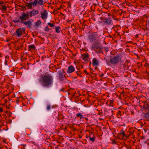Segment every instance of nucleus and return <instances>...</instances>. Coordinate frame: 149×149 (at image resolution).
Returning <instances> with one entry per match:
<instances>
[{
  "mask_svg": "<svg viewBox=\"0 0 149 149\" xmlns=\"http://www.w3.org/2000/svg\"><path fill=\"white\" fill-rule=\"evenodd\" d=\"M41 83L44 87H48L53 83V78L49 74H45L41 78Z\"/></svg>",
  "mask_w": 149,
  "mask_h": 149,
  "instance_id": "1",
  "label": "nucleus"
},
{
  "mask_svg": "<svg viewBox=\"0 0 149 149\" xmlns=\"http://www.w3.org/2000/svg\"><path fill=\"white\" fill-rule=\"evenodd\" d=\"M122 58L121 54L117 55L114 57L111 58L110 60V63L112 64L115 65L121 61Z\"/></svg>",
  "mask_w": 149,
  "mask_h": 149,
  "instance_id": "2",
  "label": "nucleus"
},
{
  "mask_svg": "<svg viewBox=\"0 0 149 149\" xmlns=\"http://www.w3.org/2000/svg\"><path fill=\"white\" fill-rule=\"evenodd\" d=\"M98 35L97 32L91 33H89L88 35V39L91 42H93L96 40L97 37L98 36Z\"/></svg>",
  "mask_w": 149,
  "mask_h": 149,
  "instance_id": "3",
  "label": "nucleus"
},
{
  "mask_svg": "<svg viewBox=\"0 0 149 149\" xmlns=\"http://www.w3.org/2000/svg\"><path fill=\"white\" fill-rule=\"evenodd\" d=\"M91 49L95 52H97L96 49H102V47L100 43L98 41L94 42L91 46Z\"/></svg>",
  "mask_w": 149,
  "mask_h": 149,
  "instance_id": "4",
  "label": "nucleus"
},
{
  "mask_svg": "<svg viewBox=\"0 0 149 149\" xmlns=\"http://www.w3.org/2000/svg\"><path fill=\"white\" fill-rule=\"evenodd\" d=\"M140 104V107H143V109H145L146 111L148 110L149 111V104L148 102L147 101L142 102Z\"/></svg>",
  "mask_w": 149,
  "mask_h": 149,
  "instance_id": "5",
  "label": "nucleus"
},
{
  "mask_svg": "<svg viewBox=\"0 0 149 149\" xmlns=\"http://www.w3.org/2000/svg\"><path fill=\"white\" fill-rule=\"evenodd\" d=\"M27 14L23 13L21 16H20L19 19L21 21L23 22L24 20H26L29 19L30 16L29 12H27Z\"/></svg>",
  "mask_w": 149,
  "mask_h": 149,
  "instance_id": "6",
  "label": "nucleus"
},
{
  "mask_svg": "<svg viewBox=\"0 0 149 149\" xmlns=\"http://www.w3.org/2000/svg\"><path fill=\"white\" fill-rule=\"evenodd\" d=\"M37 2V1H36ZM25 5L28 8V9H31L32 8V5L34 6H36V1L33 2L32 1H30L29 3L26 2L25 3Z\"/></svg>",
  "mask_w": 149,
  "mask_h": 149,
  "instance_id": "7",
  "label": "nucleus"
},
{
  "mask_svg": "<svg viewBox=\"0 0 149 149\" xmlns=\"http://www.w3.org/2000/svg\"><path fill=\"white\" fill-rule=\"evenodd\" d=\"M25 31V29L24 28H17L15 32L17 36L18 37H21L23 34V32L24 33Z\"/></svg>",
  "mask_w": 149,
  "mask_h": 149,
  "instance_id": "8",
  "label": "nucleus"
},
{
  "mask_svg": "<svg viewBox=\"0 0 149 149\" xmlns=\"http://www.w3.org/2000/svg\"><path fill=\"white\" fill-rule=\"evenodd\" d=\"M40 14L41 15V17L42 19H45L47 17V10L45 9L43 10V12H41Z\"/></svg>",
  "mask_w": 149,
  "mask_h": 149,
  "instance_id": "9",
  "label": "nucleus"
},
{
  "mask_svg": "<svg viewBox=\"0 0 149 149\" xmlns=\"http://www.w3.org/2000/svg\"><path fill=\"white\" fill-rule=\"evenodd\" d=\"M105 20L104 22L107 25H112L113 24L112 20L110 17H108L107 18H105Z\"/></svg>",
  "mask_w": 149,
  "mask_h": 149,
  "instance_id": "10",
  "label": "nucleus"
},
{
  "mask_svg": "<svg viewBox=\"0 0 149 149\" xmlns=\"http://www.w3.org/2000/svg\"><path fill=\"white\" fill-rule=\"evenodd\" d=\"M21 23L25 24L27 27H31L32 25V22L30 20H28L27 21L21 22Z\"/></svg>",
  "mask_w": 149,
  "mask_h": 149,
  "instance_id": "11",
  "label": "nucleus"
},
{
  "mask_svg": "<svg viewBox=\"0 0 149 149\" xmlns=\"http://www.w3.org/2000/svg\"><path fill=\"white\" fill-rule=\"evenodd\" d=\"M39 13V11L38 10H33L31 11L29 13L30 16L31 17L32 16L37 15Z\"/></svg>",
  "mask_w": 149,
  "mask_h": 149,
  "instance_id": "12",
  "label": "nucleus"
},
{
  "mask_svg": "<svg viewBox=\"0 0 149 149\" xmlns=\"http://www.w3.org/2000/svg\"><path fill=\"white\" fill-rule=\"evenodd\" d=\"M75 71V68L72 65H71L69 66L67 71L68 73H72Z\"/></svg>",
  "mask_w": 149,
  "mask_h": 149,
  "instance_id": "13",
  "label": "nucleus"
},
{
  "mask_svg": "<svg viewBox=\"0 0 149 149\" xmlns=\"http://www.w3.org/2000/svg\"><path fill=\"white\" fill-rule=\"evenodd\" d=\"M57 74L58 75V76L59 80L60 81H62L63 80V73L61 71H58Z\"/></svg>",
  "mask_w": 149,
  "mask_h": 149,
  "instance_id": "14",
  "label": "nucleus"
},
{
  "mask_svg": "<svg viewBox=\"0 0 149 149\" xmlns=\"http://www.w3.org/2000/svg\"><path fill=\"white\" fill-rule=\"evenodd\" d=\"M92 65L93 66H97L99 65V61L95 58L93 59Z\"/></svg>",
  "mask_w": 149,
  "mask_h": 149,
  "instance_id": "15",
  "label": "nucleus"
},
{
  "mask_svg": "<svg viewBox=\"0 0 149 149\" xmlns=\"http://www.w3.org/2000/svg\"><path fill=\"white\" fill-rule=\"evenodd\" d=\"M19 17L20 16H19V15H18L17 17H15V19H13L12 20V21L15 23H18V22H20L21 23V20H20V19H19Z\"/></svg>",
  "mask_w": 149,
  "mask_h": 149,
  "instance_id": "16",
  "label": "nucleus"
},
{
  "mask_svg": "<svg viewBox=\"0 0 149 149\" xmlns=\"http://www.w3.org/2000/svg\"><path fill=\"white\" fill-rule=\"evenodd\" d=\"M36 5L37 4H38L40 6H42L44 4V1L43 0H35L34 1H36Z\"/></svg>",
  "mask_w": 149,
  "mask_h": 149,
  "instance_id": "17",
  "label": "nucleus"
},
{
  "mask_svg": "<svg viewBox=\"0 0 149 149\" xmlns=\"http://www.w3.org/2000/svg\"><path fill=\"white\" fill-rule=\"evenodd\" d=\"M29 50L30 51L31 49L34 50L36 49L35 45H30L28 46Z\"/></svg>",
  "mask_w": 149,
  "mask_h": 149,
  "instance_id": "18",
  "label": "nucleus"
},
{
  "mask_svg": "<svg viewBox=\"0 0 149 149\" xmlns=\"http://www.w3.org/2000/svg\"><path fill=\"white\" fill-rule=\"evenodd\" d=\"M88 54H84L82 56V59L84 61H86L88 60Z\"/></svg>",
  "mask_w": 149,
  "mask_h": 149,
  "instance_id": "19",
  "label": "nucleus"
},
{
  "mask_svg": "<svg viewBox=\"0 0 149 149\" xmlns=\"http://www.w3.org/2000/svg\"><path fill=\"white\" fill-rule=\"evenodd\" d=\"M41 22L40 20H38L35 24L36 27H38L41 24Z\"/></svg>",
  "mask_w": 149,
  "mask_h": 149,
  "instance_id": "20",
  "label": "nucleus"
},
{
  "mask_svg": "<svg viewBox=\"0 0 149 149\" xmlns=\"http://www.w3.org/2000/svg\"><path fill=\"white\" fill-rule=\"evenodd\" d=\"M76 116L77 117H79L80 119L84 118V117H83V116L82 115V113H79L77 114Z\"/></svg>",
  "mask_w": 149,
  "mask_h": 149,
  "instance_id": "21",
  "label": "nucleus"
},
{
  "mask_svg": "<svg viewBox=\"0 0 149 149\" xmlns=\"http://www.w3.org/2000/svg\"><path fill=\"white\" fill-rule=\"evenodd\" d=\"M123 65V68L125 70H128L129 67L128 65H126L125 64H124Z\"/></svg>",
  "mask_w": 149,
  "mask_h": 149,
  "instance_id": "22",
  "label": "nucleus"
},
{
  "mask_svg": "<svg viewBox=\"0 0 149 149\" xmlns=\"http://www.w3.org/2000/svg\"><path fill=\"white\" fill-rule=\"evenodd\" d=\"M60 27L59 26H58V27H56L55 28V30L58 33H59L60 32Z\"/></svg>",
  "mask_w": 149,
  "mask_h": 149,
  "instance_id": "23",
  "label": "nucleus"
},
{
  "mask_svg": "<svg viewBox=\"0 0 149 149\" xmlns=\"http://www.w3.org/2000/svg\"><path fill=\"white\" fill-rule=\"evenodd\" d=\"M120 136H122V137L124 139H126L127 138V137H128V136H127V135H126L125 133H124L123 134L120 135Z\"/></svg>",
  "mask_w": 149,
  "mask_h": 149,
  "instance_id": "24",
  "label": "nucleus"
},
{
  "mask_svg": "<svg viewBox=\"0 0 149 149\" xmlns=\"http://www.w3.org/2000/svg\"><path fill=\"white\" fill-rule=\"evenodd\" d=\"M2 8L1 9V10H3V11H5L6 10L7 8L5 6L2 5Z\"/></svg>",
  "mask_w": 149,
  "mask_h": 149,
  "instance_id": "25",
  "label": "nucleus"
},
{
  "mask_svg": "<svg viewBox=\"0 0 149 149\" xmlns=\"http://www.w3.org/2000/svg\"><path fill=\"white\" fill-rule=\"evenodd\" d=\"M145 118L146 119L149 118V113H148L145 114Z\"/></svg>",
  "mask_w": 149,
  "mask_h": 149,
  "instance_id": "26",
  "label": "nucleus"
},
{
  "mask_svg": "<svg viewBox=\"0 0 149 149\" xmlns=\"http://www.w3.org/2000/svg\"><path fill=\"white\" fill-rule=\"evenodd\" d=\"M95 139V137L94 136H93V137H90L89 138V139H90V140L92 142L94 141Z\"/></svg>",
  "mask_w": 149,
  "mask_h": 149,
  "instance_id": "27",
  "label": "nucleus"
},
{
  "mask_svg": "<svg viewBox=\"0 0 149 149\" xmlns=\"http://www.w3.org/2000/svg\"><path fill=\"white\" fill-rule=\"evenodd\" d=\"M47 24L49 26L51 27H53L55 26L54 24L49 22Z\"/></svg>",
  "mask_w": 149,
  "mask_h": 149,
  "instance_id": "28",
  "label": "nucleus"
},
{
  "mask_svg": "<svg viewBox=\"0 0 149 149\" xmlns=\"http://www.w3.org/2000/svg\"><path fill=\"white\" fill-rule=\"evenodd\" d=\"M124 133V131L123 130H122L120 132V133L118 135V136H120L121 135L123 134Z\"/></svg>",
  "mask_w": 149,
  "mask_h": 149,
  "instance_id": "29",
  "label": "nucleus"
},
{
  "mask_svg": "<svg viewBox=\"0 0 149 149\" xmlns=\"http://www.w3.org/2000/svg\"><path fill=\"white\" fill-rule=\"evenodd\" d=\"M50 29H49L47 27V26L45 27V31H49Z\"/></svg>",
  "mask_w": 149,
  "mask_h": 149,
  "instance_id": "30",
  "label": "nucleus"
},
{
  "mask_svg": "<svg viewBox=\"0 0 149 149\" xmlns=\"http://www.w3.org/2000/svg\"><path fill=\"white\" fill-rule=\"evenodd\" d=\"M102 49H98L97 50H99V52H96L97 53H102V54H103L102 51Z\"/></svg>",
  "mask_w": 149,
  "mask_h": 149,
  "instance_id": "31",
  "label": "nucleus"
},
{
  "mask_svg": "<svg viewBox=\"0 0 149 149\" xmlns=\"http://www.w3.org/2000/svg\"><path fill=\"white\" fill-rule=\"evenodd\" d=\"M50 109V106L49 105H47V110H49Z\"/></svg>",
  "mask_w": 149,
  "mask_h": 149,
  "instance_id": "32",
  "label": "nucleus"
},
{
  "mask_svg": "<svg viewBox=\"0 0 149 149\" xmlns=\"http://www.w3.org/2000/svg\"><path fill=\"white\" fill-rule=\"evenodd\" d=\"M104 49L106 52H107L109 50V48L107 47H104Z\"/></svg>",
  "mask_w": 149,
  "mask_h": 149,
  "instance_id": "33",
  "label": "nucleus"
},
{
  "mask_svg": "<svg viewBox=\"0 0 149 149\" xmlns=\"http://www.w3.org/2000/svg\"><path fill=\"white\" fill-rule=\"evenodd\" d=\"M84 72L86 74V75H88V74H89V73H88V72H87V71H86V70H84Z\"/></svg>",
  "mask_w": 149,
  "mask_h": 149,
  "instance_id": "34",
  "label": "nucleus"
},
{
  "mask_svg": "<svg viewBox=\"0 0 149 149\" xmlns=\"http://www.w3.org/2000/svg\"><path fill=\"white\" fill-rule=\"evenodd\" d=\"M76 73L78 75H79L80 74V72L79 71H77Z\"/></svg>",
  "mask_w": 149,
  "mask_h": 149,
  "instance_id": "35",
  "label": "nucleus"
},
{
  "mask_svg": "<svg viewBox=\"0 0 149 149\" xmlns=\"http://www.w3.org/2000/svg\"><path fill=\"white\" fill-rule=\"evenodd\" d=\"M60 91H62L64 92V88L61 89L60 90Z\"/></svg>",
  "mask_w": 149,
  "mask_h": 149,
  "instance_id": "36",
  "label": "nucleus"
},
{
  "mask_svg": "<svg viewBox=\"0 0 149 149\" xmlns=\"http://www.w3.org/2000/svg\"><path fill=\"white\" fill-rule=\"evenodd\" d=\"M112 143L113 144H116V141L114 140H113L112 141Z\"/></svg>",
  "mask_w": 149,
  "mask_h": 149,
  "instance_id": "37",
  "label": "nucleus"
},
{
  "mask_svg": "<svg viewBox=\"0 0 149 149\" xmlns=\"http://www.w3.org/2000/svg\"><path fill=\"white\" fill-rule=\"evenodd\" d=\"M4 3V2L3 1H1L0 2V4H3Z\"/></svg>",
  "mask_w": 149,
  "mask_h": 149,
  "instance_id": "38",
  "label": "nucleus"
},
{
  "mask_svg": "<svg viewBox=\"0 0 149 149\" xmlns=\"http://www.w3.org/2000/svg\"><path fill=\"white\" fill-rule=\"evenodd\" d=\"M3 111L2 108L1 107L0 108V111L1 112Z\"/></svg>",
  "mask_w": 149,
  "mask_h": 149,
  "instance_id": "39",
  "label": "nucleus"
},
{
  "mask_svg": "<svg viewBox=\"0 0 149 149\" xmlns=\"http://www.w3.org/2000/svg\"><path fill=\"white\" fill-rule=\"evenodd\" d=\"M19 102V99H17L16 100V102L17 103H18Z\"/></svg>",
  "mask_w": 149,
  "mask_h": 149,
  "instance_id": "40",
  "label": "nucleus"
},
{
  "mask_svg": "<svg viewBox=\"0 0 149 149\" xmlns=\"http://www.w3.org/2000/svg\"><path fill=\"white\" fill-rule=\"evenodd\" d=\"M7 60H6L5 61V65H7Z\"/></svg>",
  "mask_w": 149,
  "mask_h": 149,
  "instance_id": "41",
  "label": "nucleus"
},
{
  "mask_svg": "<svg viewBox=\"0 0 149 149\" xmlns=\"http://www.w3.org/2000/svg\"><path fill=\"white\" fill-rule=\"evenodd\" d=\"M41 39L42 40H43V41H44L45 40V39L43 38H41Z\"/></svg>",
  "mask_w": 149,
  "mask_h": 149,
  "instance_id": "42",
  "label": "nucleus"
},
{
  "mask_svg": "<svg viewBox=\"0 0 149 149\" xmlns=\"http://www.w3.org/2000/svg\"><path fill=\"white\" fill-rule=\"evenodd\" d=\"M104 75V74L102 73L101 75H100V77H103Z\"/></svg>",
  "mask_w": 149,
  "mask_h": 149,
  "instance_id": "43",
  "label": "nucleus"
},
{
  "mask_svg": "<svg viewBox=\"0 0 149 149\" xmlns=\"http://www.w3.org/2000/svg\"><path fill=\"white\" fill-rule=\"evenodd\" d=\"M6 139H4L3 140V142L4 143H5L6 142Z\"/></svg>",
  "mask_w": 149,
  "mask_h": 149,
  "instance_id": "44",
  "label": "nucleus"
},
{
  "mask_svg": "<svg viewBox=\"0 0 149 149\" xmlns=\"http://www.w3.org/2000/svg\"><path fill=\"white\" fill-rule=\"evenodd\" d=\"M22 145L24 146V147L25 146H26V144H21Z\"/></svg>",
  "mask_w": 149,
  "mask_h": 149,
  "instance_id": "45",
  "label": "nucleus"
},
{
  "mask_svg": "<svg viewBox=\"0 0 149 149\" xmlns=\"http://www.w3.org/2000/svg\"><path fill=\"white\" fill-rule=\"evenodd\" d=\"M8 57L7 56H6V57H5V58H8Z\"/></svg>",
  "mask_w": 149,
  "mask_h": 149,
  "instance_id": "46",
  "label": "nucleus"
},
{
  "mask_svg": "<svg viewBox=\"0 0 149 149\" xmlns=\"http://www.w3.org/2000/svg\"><path fill=\"white\" fill-rule=\"evenodd\" d=\"M24 8L25 9H26V7H25V6H24L23 7V8Z\"/></svg>",
  "mask_w": 149,
  "mask_h": 149,
  "instance_id": "47",
  "label": "nucleus"
},
{
  "mask_svg": "<svg viewBox=\"0 0 149 149\" xmlns=\"http://www.w3.org/2000/svg\"><path fill=\"white\" fill-rule=\"evenodd\" d=\"M79 138H81V136L80 135H79Z\"/></svg>",
  "mask_w": 149,
  "mask_h": 149,
  "instance_id": "48",
  "label": "nucleus"
},
{
  "mask_svg": "<svg viewBox=\"0 0 149 149\" xmlns=\"http://www.w3.org/2000/svg\"><path fill=\"white\" fill-rule=\"evenodd\" d=\"M148 65V63H147L146 64V66H148L147 65Z\"/></svg>",
  "mask_w": 149,
  "mask_h": 149,
  "instance_id": "49",
  "label": "nucleus"
},
{
  "mask_svg": "<svg viewBox=\"0 0 149 149\" xmlns=\"http://www.w3.org/2000/svg\"><path fill=\"white\" fill-rule=\"evenodd\" d=\"M70 90H73V88H71L70 89Z\"/></svg>",
  "mask_w": 149,
  "mask_h": 149,
  "instance_id": "50",
  "label": "nucleus"
},
{
  "mask_svg": "<svg viewBox=\"0 0 149 149\" xmlns=\"http://www.w3.org/2000/svg\"><path fill=\"white\" fill-rule=\"evenodd\" d=\"M93 75H94L95 76L97 75V74H94Z\"/></svg>",
  "mask_w": 149,
  "mask_h": 149,
  "instance_id": "51",
  "label": "nucleus"
},
{
  "mask_svg": "<svg viewBox=\"0 0 149 149\" xmlns=\"http://www.w3.org/2000/svg\"><path fill=\"white\" fill-rule=\"evenodd\" d=\"M133 134V133H132V132H131V133H130V135H131V134Z\"/></svg>",
  "mask_w": 149,
  "mask_h": 149,
  "instance_id": "52",
  "label": "nucleus"
},
{
  "mask_svg": "<svg viewBox=\"0 0 149 149\" xmlns=\"http://www.w3.org/2000/svg\"><path fill=\"white\" fill-rule=\"evenodd\" d=\"M86 138H88V137H87L86 135Z\"/></svg>",
  "mask_w": 149,
  "mask_h": 149,
  "instance_id": "53",
  "label": "nucleus"
},
{
  "mask_svg": "<svg viewBox=\"0 0 149 149\" xmlns=\"http://www.w3.org/2000/svg\"><path fill=\"white\" fill-rule=\"evenodd\" d=\"M55 69H58V68H55Z\"/></svg>",
  "mask_w": 149,
  "mask_h": 149,
  "instance_id": "54",
  "label": "nucleus"
},
{
  "mask_svg": "<svg viewBox=\"0 0 149 149\" xmlns=\"http://www.w3.org/2000/svg\"><path fill=\"white\" fill-rule=\"evenodd\" d=\"M39 38H41V37L40 36L39 37Z\"/></svg>",
  "mask_w": 149,
  "mask_h": 149,
  "instance_id": "55",
  "label": "nucleus"
},
{
  "mask_svg": "<svg viewBox=\"0 0 149 149\" xmlns=\"http://www.w3.org/2000/svg\"><path fill=\"white\" fill-rule=\"evenodd\" d=\"M49 35L50 36L51 35V34H49Z\"/></svg>",
  "mask_w": 149,
  "mask_h": 149,
  "instance_id": "56",
  "label": "nucleus"
},
{
  "mask_svg": "<svg viewBox=\"0 0 149 149\" xmlns=\"http://www.w3.org/2000/svg\"><path fill=\"white\" fill-rule=\"evenodd\" d=\"M0 122H1V121H0Z\"/></svg>",
  "mask_w": 149,
  "mask_h": 149,
  "instance_id": "57",
  "label": "nucleus"
}]
</instances>
